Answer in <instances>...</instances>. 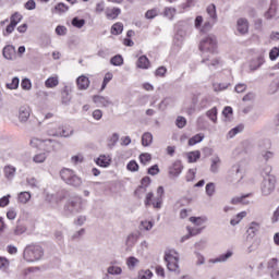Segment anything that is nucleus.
Instances as JSON below:
<instances>
[{
  "instance_id": "1",
  "label": "nucleus",
  "mask_w": 279,
  "mask_h": 279,
  "mask_svg": "<svg viewBox=\"0 0 279 279\" xmlns=\"http://www.w3.org/2000/svg\"><path fill=\"white\" fill-rule=\"evenodd\" d=\"M199 50L203 53V64L207 66H219V59L215 58V51H217V37L208 35L201 40Z\"/></svg>"
},
{
  "instance_id": "2",
  "label": "nucleus",
  "mask_w": 279,
  "mask_h": 279,
  "mask_svg": "<svg viewBox=\"0 0 279 279\" xmlns=\"http://www.w3.org/2000/svg\"><path fill=\"white\" fill-rule=\"evenodd\" d=\"M165 199V187L162 185L157 187L156 196H154V192H148L145 196L144 204L146 208L151 206L155 210H160L162 208V202Z\"/></svg>"
},
{
  "instance_id": "3",
  "label": "nucleus",
  "mask_w": 279,
  "mask_h": 279,
  "mask_svg": "<svg viewBox=\"0 0 279 279\" xmlns=\"http://www.w3.org/2000/svg\"><path fill=\"white\" fill-rule=\"evenodd\" d=\"M86 208V201L82 196L71 197L64 205L65 215H77Z\"/></svg>"
},
{
  "instance_id": "4",
  "label": "nucleus",
  "mask_w": 279,
  "mask_h": 279,
  "mask_svg": "<svg viewBox=\"0 0 279 279\" xmlns=\"http://www.w3.org/2000/svg\"><path fill=\"white\" fill-rule=\"evenodd\" d=\"M45 256L43 246L38 244H29L24 248L23 258L26 263H36Z\"/></svg>"
},
{
  "instance_id": "5",
  "label": "nucleus",
  "mask_w": 279,
  "mask_h": 279,
  "mask_svg": "<svg viewBox=\"0 0 279 279\" xmlns=\"http://www.w3.org/2000/svg\"><path fill=\"white\" fill-rule=\"evenodd\" d=\"M60 145L56 140H40L34 137L31 140V147H35V149H41L45 151L44 154H51V151H56V147Z\"/></svg>"
},
{
  "instance_id": "6",
  "label": "nucleus",
  "mask_w": 279,
  "mask_h": 279,
  "mask_svg": "<svg viewBox=\"0 0 279 279\" xmlns=\"http://www.w3.org/2000/svg\"><path fill=\"white\" fill-rule=\"evenodd\" d=\"M60 178L68 184V186H73L74 189H80V186H82V178H80L73 169H61Z\"/></svg>"
},
{
  "instance_id": "7",
  "label": "nucleus",
  "mask_w": 279,
  "mask_h": 279,
  "mask_svg": "<svg viewBox=\"0 0 279 279\" xmlns=\"http://www.w3.org/2000/svg\"><path fill=\"white\" fill-rule=\"evenodd\" d=\"M163 260L167 263L169 271H178L180 269V254L175 250L166 251Z\"/></svg>"
},
{
  "instance_id": "8",
  "label": "nucleus",
  "mask_w": 279,
  "mask_h": 279,
  "mask_svg": "<svg viewBox=\"0 0 279 279\" xmlns=\"http://www.w3.org/2000/svg\"><path fill=\"white\" fill-rule=\"evenodd\" d=\"M276 191V178L269 177L267 179H264L262 183V195L265 197L271 195Z\"/></svg>"
},
{
  "instance_id": "9",
  "label": "nucleus",
  "mask_w": 279,
  "mask_h": 279,
  "mask_svg": "<svg viewBox=\"0 0 279 279\" xmlns=\"http://www.w3.org/2000/svg\"><path fill=\"white\" fill-rule=\"evenodd\" d=\"M48 135L57 138H69V136H73V130L70 131L64 126H58L54 130H49Z\"/></svg>"
},
{
  "instance_id": "10",
  "label": "nucleus",
  "mask_w": 279,
  "mask_h": 279,
  "mask_svg": "<svg viewBox=\"0 0 279 279\" xmlns=\"http://www.w3.org/2000/svg\"><path fill=\"white\" fill-rule=\"evenodd\" d=\"M29 117H32V108L27 105L21 106L19 109L20 123H27V121H29Z\"/></svg>"
},
{
  "instance_id": "11",
  "label": "nucleus",
  "mask_w": 279,
  "mask_h": 279,
  "mask_svg": "<svg viewBox=\"0 0 279 279\" xmlns=\"http://www.w3.org/2000/svg\"><path fill=\"white\" fill-rule=\"evenodd\" d=\"M265 64V54H259L255 59H252L248 63V69L251 71H257V69H260Z\"/></svg>"
},
{
  "instance_id": "12",
  "label": "nucleus",
  "mask_w": 279,
  "mask_h": 279,
  "mask_svg": "<svg viewBox=\"0 0 279 279\" xmlns=\"http://www.w3.org/2000/svg\"><path fill=\"white\" fill-rule=\"evenodd\" d=\"M258 230H260V222H256V221L251 222L246 231L247 232L246 242H250V239H254Z\"/></svg>"
},
{
  "instance_id": "13",
  "label": "nucleus",
  "mask_w": 279,
  "mask_h": 279,
  "mask_svg": "<svg viewBox=\"0 0 279 279\" xmlns=\"http://www.w3.org/2000/svg\"><path fill=\"white\" fill-rule=\"evenodd\" d=\"M137 242H138V234L136 233L129 234L125 240L126 252H132V248L136 245Z\"/></svg>"
},
{
  "instance_id": "14",
  "label": "nucleus",
  "mask_w": 279,
  "mask_h": 279,
  "mask_svg": "<svg viewBox=\"0 0 279 279\" xmlns=\"http://www.w3.org/2000/svg\"><path fill=\"white\" fill-rule=\"evenodd\" d=\"M184 168L182 167V162L175 161L168 170V173L170 178H178L180 173H182V170Z\"/></svg>"
},
{
  "instance_id": "15",
  "label": "nucleus",
  "mask_w": 279,
  "mask_h": 279,
  "mask_svg": "<svg viewBox=\"0 0 279 279\" xmlns=\"http://www.w3.org/2000/svg\"><path fill=\"white\" fill-rule=\"evenodd\" d=\"M149 184H151V179L149 177H144L141 181V185L135 191V195H137V197H142L141 195L147 191V186H149Z\"/></svg>"
},
{
  "instance_id": "16",
  "label": "nucleus",
  "mask_w": 279,
  "mask_h": 279,
  "mask_svg": "<svg viewBox=\"0 0 279 279\" xmlns=\"http://www.w3.org/2000/svg\"><path fill=\"white\" fill-rule=\"evenodd\" d=\"M4 178L9 180V182H12L14 178H16V167L12 165H7L3 168Z\"/></svg>"
},
{
  "instance_id": "17",
  "label": "nucleus",
  "mask_w": 279,
  "mask_h": 279,
  "mask_svg": "<svg viewBox=\"0 0 279 279\" xmlns=\"http://www.w3.org/2000/svg\"><path fill=\"white\" fill-rule=\"evenodd\" d=\"M76 85L78 90H88V86H90V80L86 75H81L76 78Z\"/></svg>"
},
{
  "instance_id": "18",
  "label": "nucleus",
  "mask_w": 279,
  "mask_h": 279,
  "mask_svg": "<svg viewBox=\"0 0 279 279\" xmlns=\"http://www.w3.org/2000/svg\"><path fill=\"white\" fill-rule=\"evenodd\" d=\"M2 56L5 60H14L16 57V48L12 45H8L2 50Z\"/></svg>"
},
{
  "instance_id": "19",
  "label": "nucleus",
  "mask_w": 279,
  "mask_h": 279,
  "mask_svg": "<svg viewBox=\"0 0 279 279\" xmlns=\"http://www.w3.org/2000/svg\"><path fill=\"white\" fill-rule=\"evenodd\" d=\"M221 167V157H219V155H214L211 158H210V168H209V171L211 173H217L219 171Z\"/></svg>"
},
{
  "instance_id": "20",
  "label": "nucleus",
  "mask_w": 279,
  "mask_h": 279,
  "mask_svg": "<svg viewBox=\"0 0 279 279\" xmlns=\"http://www.w3.org/2000/svg\"><path fill=\"white\" fill-rule=\"evenodd\" d=\"M238 32L240 34H247L250 32V23L247 22L246 19H239L236 23Z\"/></svg>"
},
{
  "instance_id": "21",
  "label": "nucleus",
  "mask_w": 279,
  "mask_h": 279,
  "mask_svg": "<svg viewBox=\"0 0 279 279\" xmlns=\"http://www.w3.org/2000/svg\"><path fill=\"white\" fill-rule=\"evenodd\" d=\"M93 101L97 106L104 107V108H108V106L112 104L110 99H108V97H104V96H94Z\"/></svg>"
},
{
  "instance_id": "22",
  "label": "nucleus",
  "mask_w": 279,
  "mask_h": 279,
  "mask_svg": "<svg viewBox=\"0 0 279 279\" xmlns=\"http://www.w3.org/2000/svg\"><path fill=\"white\" fill-rule=\"evenodd\" d=\"M105 14L109 21H114V19H118L119 14H121V9L119 8L106 9Z\"/></svg>"
},
{
  "instance_id": "23",
  "label": "nucleus",
  "mask_w": 279,
  "mask_h": 279,
  "mask_svg": "<svg viewBox=\"0 0 279 279\" xmlns=\"http://www.w3.org/2000/svg\"><path fill=\"white\" fill-rule=\"evenodd\" d=\"M110 162H112V158H110V156H106V155H100L97 159H96V165H98V167H110Z\"/></svg>"
},
{
  "instance_id": "24",
  "label": "nucleus",
  "mask_w": 279,
  "mask_h": 279,
  "mask_svg": "<svg viewBox=\"0 0 279 279\" xmlns=\"http://www.w3.org/2000/svg\"><path fill=\"white\" fill-rule=\"evenodd\" d=\"M62 199H64V196L60 194H51L47 196V202H49L51 206H58Z\"/></svg>"
},
{
  "instance_id": "25",
  "label": "nucleus",
  "mask_w": 279,
  "mask_h": 279,
  "mask_svg": "<svg viewBox=\"0 0 279 279\" xmlns=\"http://www.w3.org/2000/svg\"><path fill=\"white\" fill-rule=\"evenodd\" d=\"M149 59L146 56H142L138 58L137 62H136V66L137 69H149Z\"/></svg>"
},
{
  "instance_id": "26",
  "label": "nucleus",
  "mask_w": 279,
  "mask_h": 279,
  "mask_svg": "<svg viewBox=\"0 0 279 279\" xmlns=\"http://www.w3.org/2000/svg\"><path fill=\"white\" fill-rule=\"evenodd\" d=\"M60 84V78H58V75L50 76L48 80L45 82L46 88H56Z\"/></svg>"
},
{
  "instance_id": "27",
  "label": "nucleus",
  "mask_w": 279,
  "mask_h": 279,
  "mask_svg": "<svg viewBox=\"0 0 279 279\" xmlns=\"http://www.w3.org/2000/svg\"><path fill=\"white\" fill-rule=\"evenodd\" d=\"M154 143V135L151 133L146 132L142 135V145L143 147H149Z\"/></svg>"
},
{
  "instance_id": "28",
  "label": "nucleus",
  "mask_w": 279,
  "mask_h": 279,
  "mask_svg": "<svg viewBox=\"0 0 279 279\" xmlns=\"http://www.w3.org/2000/svg\"><path fill=\"white\" fill-rule=\"evenodd\" d=\"M244 245L246 246L247 254H252V252H256L258 250V243L256 241H252V239L245 240Z\"/></svg>"
},
{
  "instance_id": "29",
  "label": "nucleus",
  "mask_w": 279,
  "mask_h": 279,
  "mask_svg": "<svg viewBox=\"0 0 279 279\" xmlns=\"http://www.w3.org/2000/svg\"><path fill=\"white\" fill-rule=\"evenodd\" d=\"M177 13H178V11L175 10V8L166 7L163 9V16L166 19H169V21H173Z\"/></svg>"
},
{
  "instance_id": "30",
  "label": "nucleus",
  "mask_w": 279,
  "mask_h": 279,
  "mask_svg": "<svg viewBox=\"0 0 279 279\" xmlns=\"http://www.w3.org/2000/svg\"><path fill=\"white\" fill-rule=\"evenodd\" d=\"M245 217H247V211H241L230 220V223L232 226H239V223H241Z\"/></svg>"
},
{
  "instance_id": "31",
  "label": "nucleus",
  "mask_w": 279,
  "mask_h": 279,
  "mask_svg": "<svg viewBox=\"0 0 279 279\" xmlns=\"http://www.w3.org/2000/svg\"><path fill=\"white\" fill-rule=\"evenodd\" d=\"M32 199V194L29 192H21L17 195V202L20 204H27Z\"/></svg>"
},
{
  "instance_id": "32",
  "label": "nucleus",
  "mask_w": 279,
  "mask_h": 279,
  "mask_svg": "<svg viewBox=\"0 0 279 279\" xmlns=\"http://www.w3.org/2000/svg\"><path fill=\"white\" fill-rule=\"evenodd\" d=\"M0 271L8 274L10 271V259L1 256L0 257Z\"/></svg>"
},
{
  "instance_id": "33",
  "label": "nucleus",
  "mask_w": 279,
  "mask_h": 279,
  "mask_svg": "<svg viewBox=\"0 0 279 279\" xmlns=\"http://www.w3.org/2000/svg\"><path fill=\"white\" fill-rule=\"evenodd\" d=\"M138 263H141V260H138V258H136L134 256H130L126 259V267H129V269L132 271V270L136 269V266L138 265Z\"/></svg>"
},
{
  "instance_id": "34",
  "label": "nucleus",
  "mask_w": 279,
  "mask_h": 279,
  "mask_svg": "<svg viewBox=\"0 0 279 279\" xmlns=\"http://www.w3.org/2000/svg\"><path fill=\"white\" fill-rule=\"evenodd\" d=\"M271 166L270 165H264L260 169V177L265 179L271 178Z\"/></svg>"
},
{
  "instance_id": "35",
  "label": "nucleus",
  "mask_w": 279,
  "mask_h": 279,
  "mask_svg": "<svg viewBox=\"0 0 279 279\" xmlns=\"http://www.w3.org/2000/svg\"><path fill=\"white\" fill-rule=\"evenodd\" d=\"M47 153H38L33 157V162L36 165H43L47 160Z\"/></svg>"
},
{
  "instance_id": "36",
  "label": "nucleus",
  "mask_w": 279,
  "mask_h": 279,
  "mask_svg": "<svg viewBox=\"0 0 279 279\" xmlns=\"http://www.w3.org/2000/svg\"><path fill=\"white\" fill-rule=\"evenodd\" d=\"M277 14H278V11L276 10V8L270 7L264 13V17L266 19V21H271L272 19H276Z\"/></svg>"
},
{
  "instance_id": "37",
  "label": "nucleus",
  "mask_w": 279,
  "mask_h": 279,
  "mask_svg": "<svg viewBox=\"0 0 279 279\" xmlns=\"http://www.w3.org/2000/svg\"><path fill=\"white\" fill-rule=\"evenodd\" d=\"M122 33H123V23L118 22L112 25L111 34H113V36H119V34H122Z\"/></svg>"
},
{
  "instance_id": "38",
  "label": "nucleus",
  "mask_w": 279,
  "mask_h": 279,
  "mask_svg": "<svg viewBox=\"0 0 279 279\" xmlns=\"http://www.w3.org/2000/svg\"><path fill=\"white\" fill-rule=\"evenodd\" d=\"M201 156H202V153H199V150H194V151L187 153V160L189 162H197Z\"/></svg>"
},
{
  "instance_id": "39",
  "label": "nucleus",
  "mask_w": 279,
  "mask_h": 279,
  "mask_svg": "<svg viewBox=\"0 0 279 279\" xmlns=\"http://www.w3.org/2000/svg\"><path fill=\"white\" fill-rule=\"evenodd\" d=\"M107 274H110V276H121V274H123V269L119 266H109L107 268Z\"/></svg>"
},
{
  "instance_id": "40",
  "label": "nucleus",
  "mask_w": 279,
  "mask_h": 279,
  "mask_svg": "<svg viewBox=\"0 0 279 279\" xmlns=\"http://www.w3.org/2000/svg\"><path fill=\"white\" fill-rule=\"evenodd\" d=\"M230 86V83H214L213 88L215 93H221L222 90H227V88Z\"/></svg>"
},
{
  "instance_id": "41",
  "label": "nucleus",
  "mask_w": 279,
  "mask_h": 279,
  "mask_svg": "<svg viewBox=\"0 0 279 279\" xmlns=\"http://www.w3.org/2000/svg\"><path fill=\"white\" fill-rule=\"evenodd\" d=\"M21 21H23V15L19 12L13 13L10 17V23L15 25V27L21 23Z\"/></svg>"
},
{
  "instance_id": "42",
  "label": "nucleus",
  "mask_w": 279,
  "mask_h": 279,
  "mask_svg": "<svg viewBox=\"0 0 279 279\" xmlns=\"http://www.w3.org/2000/svg\"><path fill=\"white\" fill-rule=\"evenodd\" d=\"M137 278L138 279H151V278H154V272H151V270H149V269L140 270Z\"/></svg>"
},
{
  "instance_id": "43",
  "label": "nucleus",
  "mask_w": 279,
  "mask_h": 279,
  "mask_svg": "<svg viewBox=\"0 0 279 279\" xmlns=\"http://www.w3.org/2000/svg\"><path fill=\"white\" fill-rule=\"evenodd\" d=\"M207 14H209L213 21H217V7H215V4H209L207 7Z\"/></svg>"
},
{
  "instance_id": "44",
  "label": "nucleus",
  "mask_w": 279,
  "mask_h": 279,
  "mask_svg": "<svg viewBox=\"0 0 279 279\" xmlns=\"http://www.w3.org/2000/svg\"><path fill=\"white\" fill-rule=\"evenodd\" d=\"M232 257V252L228 251L226 254L220 255L219 257H217L216 259L211 260L213 263H226V260H228V258Z\"/></svg>"
},
{
  "instance_id": "45",
  "label": "nucleus",
  "mask_w": 279,
  "mask_h": 279,
  "mask_svg": "<svg viewBox=\"0 0 279 279\" xmlns=\"http://www.w3.org/2000/svg\"><path fill=\"white\" fill-rule=\"evenodd\" d=\"M260 156L262 158L266 161L269 162V160H271V158H274V156H276V153L271 151V150H262L260 151Z\"/></svg>"
},
{
  "instance_id": "46",
  "label": "nucleus",
  "mask_w": 279,
  "mask_h": 279,
  "mask_svg": "<svg viewBox=\"0 0 279 279\" xmlns=\"http://www.w3.org/2000/svg\"><path fill=\"white\" fill-rule=\"evenodd\" d=\"M151 228H154V222L151 221L143 220L140 225V230H144L146 232H149Z\"/></svg>"
},
{
  "instance_id": "47",
  "label": "nucleus",
  "mask_w": 279,
  "mask_h": 279,
  "mask_svg": "<svg viewBox=\"0 0 279 279\" xmlns=\"http://www.w3.org/2000/svg\"><path fill=\"white\" fill-rule=\"evenodd\" d=\"M158 14H160V10H158L157 8L150 9L145 13V19H148V20L156 19Z\"/></svg>"
},
{
  "instance_id": "48",
  "label": "nucleus",
  "mask_w": 279,
  "mask_h": 279,
  "mask_svg": "<svg viewBox=\"0 0 279 279\" xmlns=\"http://www.w3.org/2000/svg\"><path fill=\"white\" fill-rule=\"evenodd\" d=\"M73 27H77V29H82L84 25H86V21L84 19L74 17L72 20Z\"/></svg>"
},
{
  "instance_id": "49",
  "label": "nucleus",
  "mask_w": 279,
  "mask_h": 279,
  "mask_svg": "<svg viewBox=\"0 0 279 279\" xmlns=\"http://www.w3.org/2000/svg\"><path fill=\"white\" fill-rule=\"evenodd\" d=\"M202 141H204V135L196 134L192 138L189 140V145L190 146L197 145V143H202Z\"/></svg>"
},
{
  "instance_id": "50",
  "label": "nucleus",
  "mask_w": 279,
  "mask_h": 279,
  "mask_svg": "<svg viewBox=\"0 0 279 279\" xmlns=\"http://www.w3.org/2000/svg\"><path fill=\"white\" fill-rule=\"evenodd\" d=\"M215 25V21L210 22V21H206L203 26L201 27V33L202 34H206V32H210V29H213V26Z\"/></svg>"
},
{
  "instance_id": "51",
  "label": "nucleus",
  "mask_w": 279,
  "mask_h": 279,
  "mask_svg": "<svg viewBox=\"0 0 279 279\" xmlns=\"http://www.w3.org/2000/svg\"><path fill=\"white\" fill-rule=\"evenodd\" d=\"M19 77H13L11 83H7V88H9V90H16V88H19Z\"/></svg>"
},
{
  "instance_id": "52",
  "label": "nucleus",
  "mask_w": 279,
  "mask_h": 279,
  "mask_svg": "<svg viewBox=\"0 0 279 279\" xmlns=\"http://www.w3.org/2000/svg\"><path fill=\"white\" fill-rule=\"evenodd\" d=\"M110 62L113 66H122L123 57H121V54L114 56L113 58H111Z\"/></svg>"
},
{
  "instance_id": "53",
  "label": "nucleus",
  "mask_w": 279,
  "mask_h": 279,
  "mask_svg": "<svg viewBox=\"0 0 279 279\" xmlns=\"http://www.w3.org/2000/svg\"><path fill=\"white\" fill-rule=\"evenodd\" d=\"M25 232H27V227L21 223H19L14 229V234L16 236H21V234H25Z\"/></svg>"
},
{
  "instance_id": "54",
  "label": "nucleus",
  "mask_w": 279,
  "mask_h": 279,
  "mask_svg": "<svg viewBox=\"0 0 279 279\" xmlns=\"http://www.w3.org/2000/svg\"><path fill=\"white\" fill-rule=\"evenodd\" d=\"M207 117L213 121V123H217V109L216 107L211 108L209 111H207Z\"/></svg>"
},
{
  "instance_id": "55",
  "label": "nucleus",
  "mask_w": 279,
  "mask_h": 279,
  "mask_svg": "<svg viewBox=\"0 0 279 279\" xmlns=\"http://www.w3.org/2000/svg\"><path fill=\"white\" fill-rule=\"evenodd\" d=\"M205 191L208 197H213L215 195V183H207Z\"/></svg>"
},
{
  "instance_id": "56",
  "label": "nucleus",
  "mask_w": 279,
  "mask_h": 279,
  "mask_svg": "<svg viewBox=\"0 0 279 279\" xmlns=\"http://www.w3.org/2000/svg\"><path fill=\"white\" fill-rule=\"evenodd\" d=\"M117 143H119V134L113 133L111 135V137L109 138L108 147H110V149H112V147H114V145H117Z\"/></svg>"
},
{
  "instance_id": "57",
  "label": "nucleus",
  "mask_w": 279,
  "mask_h": 279,
  "mask_svg": "<svg viewBox=\"0 0 279 279\" xmlns=\"http://www.w3.org/2000/svg\"><path fill=\"white\" fill-rule=\"evenodd\" d=\"M190 221H191V223H194L195 226H202L203 223H206V218L191 217Z\"/></svg>"
},
{
  "instance_id": "58",
  "label": "nucleus",
  "mask_w": 279,
  "mask_h": 279,
  "mask_svg": "<svg viewBox=\"0 0 279 279\" xmlns=\"http://www.w3.org/2000/svg\"><path fill=\"white\" fill-rule=\"evenodd\" d=\"M140 161L142 162V165H147V162L151 161V155L148 153L140 155Z\"/></svg>"
},
{
  "instance_id": "59",
  "label": "nucleus",
  "mask_w": 279,
  "mask_h": 279,
  "mask_svg": "<svg viewBox=\"0 0 279 279\" xmlns=\"http://www.w3.org/2000/svg\"><path fill=\"white\" fill-rule=\"evenodd\" d=\"M71 162H72V165H80V163L84 162V156H82L80 154L74 155L71 157Z\"/></svg>"
},
{
  "instance_id": "60",
  "label": "nucleus",
  "mask_w": 279,
  "mask_h": 279,
  "mask_svg": "<svg viewBox=\"0 0 279 279\" xmlns=\"http://www.w3.org/2000/svg\"><path fill=\"white\" fill-rule=\"evenodd\" d=\"M177 126L180 128V130H182V128H185L186 126V118L182 117V116H179L177 118Z\"/></svg>"
},
{
  "instance_id": "61",
  "label": "nucleus",
  "mask_w": 279,
  "mask_h": 279,
  "mask_svg": "<svg viewBox=\"0 0 279 279\" xmlns=\"http://www.w3.org/2000/svg\"><path fill=\"white\" fill-rule=\"evenodd\" d=\"M21 87L23 88V90H32V81H29L28 78H24L21 83Z\"/></svg>"
},
{
  "instance_id": "62",
  "label": "nucleus",
  "mask_w": 279,
  "mask_h": 279,
  "mask_svg": "<svg viewBox=\"0 0 279 279\" xmlns=\"http://www.w3.org/2000/svg\"><path fill=\"white\" fill-rule=\"evenodd\" d=\"M126 169L129 171H138V163L135 160H132L128 163Z\"/></svg>"
},
{
  "instance_id": "63",
  "label": "nucleus",
  "mask_w": 279,
  "mask_h": 279,
  "mask_svg": "<svg viewBox=\"0 0 279 279\" xmlns=\"http://www.w3.org/2000/svg\"><path fill=\"white\" fill-rule=\"evenodd\" d=\"M56 34L58 36H66V28L65 26L59 25L56 27Z\"/></svg>"
},
{
  "instance_id": "64",
  "label": "nucleus",
  "mask_w": 279,
  "mask_h": 279,
  "mask_svg": "<svg viewBox=\"0 0 279 279\" xmlns=\"http://www.w3.org/2000/svg\"><path fill=\"white\" fill-rule=\"evenodd\" d=\"M279 57V49L278 48H272L269 52V58L270 60H277Z\"/></svg>"
}]
</instances>
